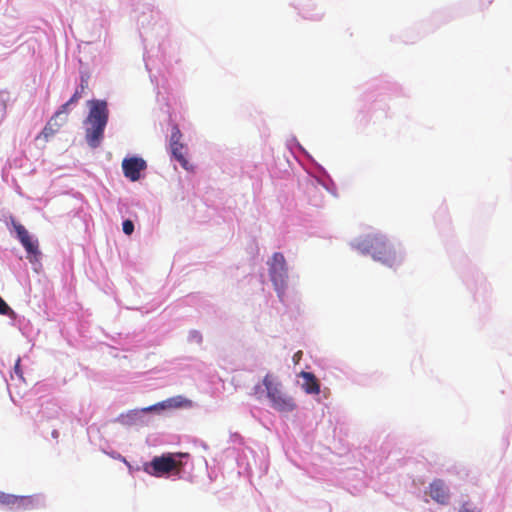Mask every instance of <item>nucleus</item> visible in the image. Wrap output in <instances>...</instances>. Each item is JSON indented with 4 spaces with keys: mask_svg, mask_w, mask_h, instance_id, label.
<instances>
[{
    "mask_svg": "<svg viewBox=\"0 0 512 512\" xmlns=\"http://www.w3.org/2000/svg\"><path fill=\"white\" fill-rule=\"evenodd\" d=\"M42 507H45V496L42 494L19 496V510H30Z\"/></svg>",
    "mask_w": 512,
    "mask_h": 512,
    "instance_id": "nucleus-8",
    "label": "nucleus"
},
{
    "mask_svg": "<svg viewBox=\"0 0 512 512\" xmlns=\"http://www.w3.org/2000/svg\"><path fill=\"white\" fill-rule=\"evenodd\" d=\"M89 113L85 120V139L88 145L96 148L100 145L104 130L108 123L109 110L105 100H89L87 102Z\"/></svg>",
    "mask_w": 512,
    "mask_h": 512,
    "instance_id": "nucleus-4",
    "label": "nucleus"
},
{
    "mask_svg": "<svg viewBox=\"0 0 512 512\" xmlns=\"http://www.w3.org/2000/svg\"><path fill=\"white\" fill-rule=\"evenodd\" d=\"M51 436L54 438V439H58L59 437V431L57 429H53L52 433H51Z\"/></svg>",
    "mask_w": 512,
    "mask_h": 512,
    "instance_id": "nucleus-28",
    "label": "nucleus"
},
{
    "mask_svg": "<svg viewBox=\"0 0 512 512\" xmlns=\"http://www.w3.org/2000/svg\"><path fill=\"white\" fill-rule=\"evenodd\" d=\"M191 405V400L178 395L145 408L133 409L126 413H121L113 421L124 426L146 425L149 423V417L152 414L160 415L170 408L191 407Z\"/></svg>",
    "mask_w": 512,
    "mask_h": 512,
    "instance_id": "nucleus-3",
    "label": "nucleus"
},
{
    "mask_svg": "<svg viewBox=\"0 0 512 512\" xmlns=\"http://www.w3.org/2000/svg\"><path fill=\"white\" fill-rule=\"evenodd\" d=\"M170 149L173 157L181 164L185 170L191 169V166L185 157L186 146L182 142L176 145H171Z\"/></svg>",
    "mask_w": 512,
    "mask_h": 512,
    "instance_id": "nucleus-9",
    "label": "nucleus"
},
{
    "mask_svg": "<svg viewBox=\"0 0 512 512\" xmlns=\"http://www.w3.org/2000/svg\"><path fill=\"white\" fill-rule=\"evenodd\" d=\"M459 512H479V511H476L475 509H472V508H469L467 506H463Z\"/></svg>",
    "mask_w": 512,
    "mask_h": 512,
    "instance_id": "nucleus-27",
    "label": "nucleus"
},
{
    "mask_svg": "<svg viewBox=\"0 0 512 512\" xmlns=\"http://www.w3.org/2000/svg\"><path fill=\"white\" fill-rule=\"evenodd\" d=\"M0 504L9 509L19 510V496L0 491Z\"/></svg>",
    "mask_w": 512,
    "mask_h": 512,
    "instance_id": "nucleus-11",
    "label": "nucleus"
},
{
    "mask_svg": "<svg viewBox=\"0 0 512 512\" xmlns=\"http://www.w3.org/2000/svg\"><path fill=\"white\" fill-rule=\"evenodd\" d=\"M189 453H163L160 456H154L151 461L146 462L143 470L154 477H170L186 478L190 476L193 464L190 461Z\"/></svg>",
    "mask_w": 512,
    "mask_h": 512,
    "instance_id": "nucleus-2",
    "label": "nucleus"
},
{
    "mask_svg": "<svg viewBox=\"0 0 512 512\" xmlns=\"http://www.w3.org/2000/svg\"><path fill=\"white\" fill-rule=\"evenodd\" d=\"M491 293V286L485 280H482L474 292V298L477 301L485 302L491 296Z\"/></svg>",
    "mask_w": 512,
    "mask_h": 512,
    "instance_id": "nucleus-10",
    "label": "nucleus"
},
{
    "mask_svg": "<svg viewBox=\"0 0 512 512\" xmlns=\"http://www.w3.org/2000/svg\"><path fill=\"white\" fill-rule=\"evenodd\" d=\"M301 375L305 379V382H309L310 380L316 378L311 372H302Z\"/></svg>",
    "mask_w": 512,
    "mask_h": 512,
    "instance_id": "nucleus-25",
    "label": "nucleus"
},
{
    "mask_svg": "<svg viewBox=\"0 0 512 512\" xmlns=\"http://www.w3.org/2000/svg\"><path fill=\"white\" fill-rule=\"evenodd\" d=\"M88 88V79L81 77L79 88L76 89L72 97L69 99V103H76L81 97L84 91Z\"/></svg>",
    "mask_w": 512,
    "mask_h": 512,
    "instance_id": "nucleus-15",
    "label": "nucleus"
},
{
    "mask_svg": "<svg viewBox=\"0 0 512 512\" xmlns=\"http://www.w3.org/2000/svg\"><path fill=\"white\" fill-rule=\"evenodd\" d=\"M253 395L259 401L266 400L269 407L280 414H289L297 409L295 399L272 373H267L262 382L253 387Z\"/></svg>",
    "mask_w": 512,
    "mask_h": 512,
    "instance_id": "nucleus-1",
    "label": "nucleus"
},
{
    "mask_svg": "<svg viewBox=\"0 0 512 512\" xmlns=\"http://www.w3.org/2000/svg\"><path fill=\"white\" fill-rule=\"evenodd\" d=\"M302 387L307 394H318L320 392V385L316 378L305 382Z\"/></svg>",
    "mask_w": 512,
    "mask_h": 512,
    "instance_id": "nucleus-16",
    "label": "nucleus"
},
{
    "mask_svg": "<svg viewBox=\"0 0 512 512\" xmlns=\"http://www.w3.org/2000/svg\"><path fill=\"white\" fill-rule=\"evenodd\" d=\"M20 362H21V359L18 358L16 363H15V366H14V372L20 377V378H23L22 376V370H21V366H20Z\"/></svg>",
    "mask_w": 512,
    "mask_h": 512,
    "instance_id": "nucleus-24",
    "label": "nucleus"
},
{
    "mask_svg": "<svg viewBox=\"0 0 512 512\" xmlns=\"http://www.w3.org/2000/svg\"><path fill=\"white\" fill-rule=\"evenodd\" d=\"M182 133L177 125H173L170 136V146L181 143Z\"/></svg>",
    "mask_w": 512,
    "mask_h": 512,
    "instance_id": "nucleus-17",
    "label": "nucleus"
},
{
    "mask_svg": "<svg viewBox=\"0 0 512 512\" xmlns=\"http://www.w3.org/2000/svg\"><path fill=\"white\" fill-rule=\"evenodd\" d=\"M302 354H303L302 351H298L294 354L293 360L295 363H297L300 360V358L302 357Z\"/></svg>",
    "mask_w": 512,
    "mask_h": 512,
    "instance_id": "nucleus-26",
    "label": "nucleus"
},
{
    "mask_svg": "<svg viewBox=\"0 0 512 512\" xmlns=\"http://www.w3.org/2000/svg\"><path fill=\"white\" fill-rule=\"evenodd\" d=\"M0 314L1 315H10L14 314L13 310L9 307V305L2 299L0 296Z\"/></svg>",
    "mask_w": 512,
    "mask_h": 512,
    "instance_id": "nucleus-20",
    "label": "nucleus"
},
{
    "mask_svg": "<svg viewBox=\"0 0 512 512\" xmlns=\"http://www.w3.org/2000/svg\"><path fill=\"white\" fill-rule=\"evenodd\" d=\"M146 168V161L140 157L125 158L122 161V169L125 177L133 182L140 179L141 172Z\"/></svg>",
    "mask_w": 512,
    "mask_h": 512,
    "instance_id": "nucleus-6",
    "label": "nucleus"
},
{
    "mask_svg": "<svg viewBox=\"0 0 512 512\" xmlns=\"http://www.w3.org/2000/svg\"><path fill=\"white\" fill-rule=\"evenodd\" d=\"M20 242L25 247L28 254L37 255L39 253L38 242L36 240H33L30 235L28 236V238H24V240H21Z\"/></svg>",
    "mask_w": 512,
    "mask_h": 512,
    "instance_id": "nucleus-14",
    "label": "nucleus"
},
{
    "mask_svg": "<svg viewBox=\"0 0 512 512\" xmlns=\"http://www.w3.org/2000/svg\"><path fill=\"white\" fill-rule=\"evenodd\" d=\"M57 118L54 116L47 122L44 129L40 133L39 137H43L45 140H48L51 136H53L61 126V123L56 122Z\"/></svg>",
    "mask_w": 512,
    "mask_h": 512,
    "instance_id": "nucleus-12",
    "label": "nucleus"
},
{
    "mask_svg": "<svg viewBox=\"0 0 512 512\" xmlns=\"http://www.w3.org/2000/svg\"><path fill=\"white\" fill-rule=\"evenodd\" d=\"M269 278L281 303H285V293L288 287L289 269L285 258H268Z\"/></svg>",
    "mask_w": 512,
    "mask_h": 512,
    "instance_id": "nucleus-5",
    "label": "nucleus"
},
{
    "mask_svg": "<svg viewBox=\"0 0 512 512\" xmlns=\"http://www.w3.org/2000/svg\"><path fill=\"white\" fill-rule=\"evenodd\" d=\"M30 260V263L32 265V268L35 270V271H38V267L41 266V263L39 262V258L37 257H34V258H28Z\"/></svg>",
    "mask_w": 512,
    "mask_h": 512,
    "instance_id": "nucleus-23",
    "label": "nucleus"
},
{
    "mask_svg": "<svg viewBox=\"0 0 512 512\" xmlns=\"http://www.w3.org/2000/svg\"><path fill=\"white\" fill-rule=\"evenodd\" d=\"M232 437H233V441H236L237 439H241V436L239 434H234Z\"/></svg>",
    "mask_w": 512,
    "mask_h": 512,
    "instance_id": "nucleus-30",
    "label": "nucleus"
},
{
    "mask_svg": "<svg viewBox=\"0 0 512 512\" xmlns=\"http://www.w3.org/2000/svg\"><path fill=\"white\" fill-rule=\"evenodd\" d=\"M0 110L2 112L1 116H0V119L2 118L3 114H4V111H5V104L3 102H0Z\"/></svg>",
    "mask_w": 512,
    "mask_h": 512,
    "instance_id": "nucleus-29",
    "label": "nucleus"
},
{
    "mask_svg": "<svg viewBox=\"0 0 512 512\" xmlns=\"http://www.w3.org/2000/svg\"><path fill=\"white\" fill-rule=\"evenodd\" d=\"M273 256L278 257V256H281V254L280 253H275Z\"/></svg>",
    "mask_w": 512,
    "mask_h": 512,
    "instance_id": "nucleus-31",
    "label": "nucleus"
},
{
    "mask_svg": "<svg viewBox=\"0 0 512 512\" xmlns=\"http://www.w3.org/2000/svg\"><path fill=\"white\" fill-rule=\"evenodd\" d=\"M14 228L20 241L24 240V238H28V236L30 235L27 229L19 223L14 224Z\"/></svg>",
    "mask_w": 512,
    "mask_h": 512,
    "instance_id": "nucleus-19",
    "label": "nucleus"
},
{
    "mask_svg": "<svg viewBox=\"0 0 512 512\" xmlns=\"http://www.w3.org/2000/svg\"><path fill=\"white\" fill-rule=\"evenodd\" d=\"M72 103H69V100L60 106V108L55 112L54 118H59L61 115H67L68 114V107Z\"/></svg>",
    "mask_w": 512,
    "mask_h": 512,
    "instance_id": "nucleus-21",
    "label": "nucleus"
},
{
    "mask_svg": "<svg viewBox=\"0 0 512 512\" xmlns=\"http://www.w3.org/2000/svg\"><path fill=\"white\" fill-rule=\"evenodd\" d=\"M430 497L439 504H448L450 499L449 488L441 479H435L429 485Z\"/></svg>",
    "mask_w": 512,
    "mask_h": 512,
    "instance_id": "nucleus-7",
    "label": "nucleus"
},
{
    "mask_svg": "<svg viewBox=\"0 0 512 512\" xmlns=\"http://www.w3.org/2000/svg\"><path fill=\"white\" fill-rule=\"evenodd\" d=\"M123 232L127 235H131L134 231V224L131 220H125L122 224Z\"/></svg>",
    "mask_w": 512,
    "mask_h": 512,
    "instance_id": "nucleus-22",
    "label": "nucleus"
},
{
    "mask_svg": "<svg viewBox=\"0 0 512 512\" xmlns=\"http://www.w3.org/2000/svg\"><path fill=\"white\" fill-rule=\"evenodd\" d=\"M202 340H203V338H202V334L200 333V331L192 329L188 332L187 341L189 343L201 344Z\"/></svg>",
    "mask_w": 512,
    "mask_h": 512,
    "instance_id": "nucleus-18",
    "label": "nucleus"
},
{
    "mask_svg": "<svg viewBox=\"0 0 512 512\" xmlns=\"http://www.w3.org/2000/svg\"><path fill=\"white\" fill-rule=\"evenodd\" d=\"M382 266L392 270H397L402 265V258H373Z\"/></svg>",
    "mask_w": 512,
    "mask_h": 512,
    "instance_id": "nucleus-13",
    "label": "nucleus"
}]
</instances>
